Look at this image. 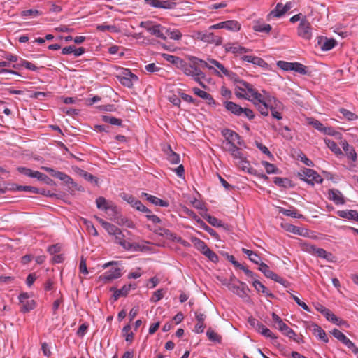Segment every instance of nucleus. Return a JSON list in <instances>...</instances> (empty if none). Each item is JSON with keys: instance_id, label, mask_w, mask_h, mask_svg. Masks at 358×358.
<instances>
[{"instance_id": "1", "label": "nucleus", "mask_w": 358, "mask_h": 358, "mask_svg": "<svg viewBox=\"0 0 358 358\" xmlns=\"http://www.w3.org/2000/svg\"><path fill=\"white\" fill-rule=\"evenodd\" d=\"M125 234L122 230H120L116 235L114 236L115 243L120 245L123 249L127 251H143L145 247L137 243H131L127 238V235L130 232L125 231Z\"/></svg>"}, {"instance_id": "2", "label": "nucleus", "mask_w": 358, "mask_h": 358, "mask_svg": "<svg viewBox=\"0 0 358 358\" xmlns=\"http://www.w3.org/2000/svg\"><path fill=\"white\" fill-rule=\"evenodd\" d=\"M118 262L111 261L103 265V268L112 266L108 271L104 272L99 276V279L104 283H108L113 280L120 278L122 275V268L117 266Z\"/></svg>"}, {"instance_id": "3", "label": "nucleus", "mask_w": 358, "mask_h": 358, "mask_svg": "<svg viewBox=\"0 0 358 358\" xmlns=\"http://www.w3.org/2000/svg\"><path fill=\"white\" fill-rule=\"evenodd\" d=\"M252 85L241 79L235 80V95L237 98L249 99V94L252 92Z\"/></svg>"}, {"instance_id": "4", "label": "nucleus", "mask_w": 358, "mask_h": 358, "mask_svg": "<svg viewBox=\"0 0 358 358\" xmlns=\"http://www.w3.org/2000/svg\"><path fill=\"white\" fill-rule=\"evenodd\" d=\"M139 26L146 29L151 35H153L162 40H166V36L164 33V27L160 24L155 23L152 21H142Z\"/></svg>"}, {"instance_id": "5", "label": "nucleus", "mask_w": 358, "mask_h": 358, "mask_svg": "<svg viewBox=\"0 0 358 358\" xmlns=\"http://www.w3.org/2000/svg\"><path fill=\"white\" fill-rule=\"evenodd\" d=\"M300 179L313 186L322 182V178L313 169L305 168L298 173Z\"/></svg>"}, {"instance_id": "6", "label": "nucleus", "mask_w": 358, "mask_h": 358, "mask_svg": "<svg viewBox=\"0 0 358 358\" xmlns=\"http://www.w3.org/2000/svg\"><path fill=\"white\" fill-rule=\"evenodd\" d=\"M258 270L260 271L267 278H270L285 287L288 286L289 282L270 270L269 266L265 263H261L260 266L258 267Z\"/></svg>"}, {"instance_id": "7", "label": "nucleus", "mask_w": 358, "mask_h": 358, "mask_svg": "<svg viewBox=\"0 0 358 358\" xmlns=\"http://www.w3.org/2000/svg\"><path fill=\"white\" fill-rule=\"evenodd\" d=\"M197 38L208 43L215 44L218 46L222 43V38L215 36L213 33L209 31H199Z\"/></svg>"}, {"instance_id": "8", "label": "nucleus", "mask_w": 358, "mask_h": 358, "mask_svg": "<svg viewBox=\"0 0 358 358\" xmlns=\"http://www.w3.org/2000/svg\"><path fill=\"white\" fill-rule=\"evenodd\" d=\"M311 30L310 24L306 18L301 19L297 29L298 35L306 40H310L312 37Z\"/></svg>"}, {"instance_id": "9", "label": "nucleus", "mask_w": 358, "mask_h": 358, "mask_svg": "<svg viewBox=\"0 0 358 358\" xmlns=\"http://www.w3.org/2000/svg\"><path fill=\"white\" fill-rule=\"evenodd\" d=\"M147 5L151 7L163 9H173L176 6L174 0H145Z\"/></svg>"}, {"instance_id": "10", "label": "nucleus", "mask_w": 358, "mask_h": 358, "mask_svg": "<svg viewBox=\"0 0 358 358\" xmlns=\"http://www.w3.org/2000/svg\"><path fill=\"white\" fill-rule=\"evenodd\" d=\"M120 83L127 87L128 88L132 87L134 83H136L138 80V78L137 76L134 74L130 70L125 69L123 71V75L119 76Z\"/></svg>"}, {"instance_id": "11", "label": "nucleus", "mask_w": 358, "mask_h": 358, "mask_svg": "<svg viewBox=\"0 0 358 358\" xmlns=\"http://www.w3.org/2000/svg\"><path fill=\"white\" fill-rule=\"evenodd\" d=\"M187 213L188 215L191 216L198 224L199 227L207 231L212 237L215 238H218L217 233L208 225H207L203 220H202L200 217H199L196 213L191 210H187Z\"/></svg>"}, {"instance_id": "12", "label": "nucleus", "mask_w": 358, "mask_h": 358, "mask_svg": "<svg viewBox=\"0 0 358 358\" xmlns=\"http://www.w3.org/2000/svg\"><path fill=\"white\" fill-rule=\"evenodd\" d=\"M271 94L266 90H262V93L258 92V91L252 88V92L249 94V101H253L255 104L258 105L263 103H268V98L270 97Z\"/></svg>"}, {"instance_id": "13", "label": "nucleus", "mask_w": 358, "mask_h": 358, "mask_svg": "<svg viewBox=\"0 0 358 358\" xmlns=\"http://www.w3.org/2000/svg\"><path fill=\"white\" fill-rule=\"evenodd\" d=\"M225 141L223 143H229V142H236L237 145L241 146L244 144L243 140L238 134L229 129H224L221 131Z\"/></svg>"}, {"instance_id": "14", "label": "nucleus", "mask_w": 358, "mask_h": 358, "mask_svg": "<svg viewBox=\"0 0 358 358\" xmlns=\"http://www.w3.org/2000/svg\"><path fill=\"white\" fill-rule=\"evenodd\" d=\"M20 303L22 304L21 311L28 313L36 307V302L31 299L27 293H22L19 296Z\"/></svg>"}, {"instance_id": "15", "label": "nucleus", "mask_w": 358, "mask_h": 358, "mask_svg": "<svg viewBox=\"0 0 358 358\" xmlns=\"http://www.w3.org/2000/svg\"><path fill=\"white\" fill-rule=\"evenodd\" d=\"M224 48L226 52H231L236 56L243 55L244 53L251 51L243 46H241L238 43H227L224 45Z\"/></svg>"}, {"instance_id": "16", "label": "nucleus", "mask_w": 358, "mask_h": 358, "mask_svg": "<svg viewBox=\"0 0 358 358\" xmlns=\"http://www.w3.org/2000/svg\"><path fill=\"white\" fill-rule=\"evenodd\" d=\"M237 164L243 171L247 172L250 175L257 176L259 178L265 180L268 178V176H266L264 173L259 174L257 173V171L251 166L250 162L247 160L246 157L244 158L243 160L237 162Z\"/></svg>"}, {"instance_id": "17", "label": "nucleus", "mask_w": 358, "mask_h": 358, "mask_svg": "<svg viewBox=\"0 0 358 358\" xmlns=\"http://www.w3.org/2000/svg\"><path fill=\"white\" fill-rule=\"evenodd\" d=\"M317 41V45L323 51L330 50L337 44V41L335 39L328 38L324 36H318Z\"/></svg>"}, {"instance_id": "18", "label": "nucleus", "mask_w": 358, "mask_h": 358, "mask_svg": "<svg viewBox=\"0 0 358 358\" xmlns=\"http://www.w3.org/2000/svg\"><path fill=\"white\" fill-rule=\"evenodd\" d=\"M241 59L260 67L266 68L268 66V64L263 59L259 57L243 55L241 57Z\"/></svg>"}, {"instance_id": "19", "label": "nucleus", "mask_w": 358, "mask_h": 358, "mask_svg": "<svg viewBox=\"0 0 358 358\" xmlns=\"http://www.w3.org/2000/svg\"><path fill=\"white\" fill-rule=\"evenodd\" d=\"M329 199L336 205H343L345 203V199L342 193L338 189H329L328 192Z\"/></svg>"}, {"instance_id": "20", "label": "nucleus", "mask_w": 358, "mask_h": 358, "mask_svg": "<svg viewBox=\"0 0 358 358\" xmlns=\"http://www.w3.org/2000/svg\"><path fill=\"white\" fill-rule=\"evenodd\" d=\"M252 29L256 32H262L268 34L271 31V26L258 20L253 22Z\"/></svg>"}, {"instance_id": "21", "label": "nucleus", "mask_w": 358, "mask_h": 358, "mask_svg": "<svg viewBox=\"0 0 358 358\" xmlns=\"http://www.w3.org/2000/svg\"><path fill=\"white\" fill-rule=\"evenodd\" d=\"M195 317L197 320V324L194 327V332L196 334H201L203 332L205 329V324L204 321L206 320V315L201 313L195 312Z\"/></svg>"}, {"instance_id": "22", "label": "nucleus", "mask_w": 358, "mask_h": 358, "mask_svg": "<svg viewBox=\"0 0 358 358\" xmlns=\"http://www.w3.org/2000/svg\"><path fill=\"white\" fill-rule=\"evenodd\" d=\"M224 106L228 111L236 116H240L243 114V108L232 101H226L224 102Z\"/></svg>"}, {"instance_id": "23", "label": "nucleus", "mask_w": 358, "mask_h": 358, "mask_svg": "<svg viewBox=\"0 0 358 358\" xmlns=\"http://www.w3.org/2000/svg\"><path fill=\"white\" fill-rule=\"evenodd\" d=\"M142 196L146 199L147 201L157 206L168 207L169 203L166 201L162 200L155 196L150 195L148 193H143Z\"/></svg>"}, {"instance_id": "24", "label": "nucleus", "mask_w": 358, "mask_h": 358, "mask_svg": "<svg viewBox=\"0 0 358 358\" xmlns=\"http://www.w3.org/2000/svg\"><path fill=\"white\" fill-rule=\"evenodd\" d=\"M252 285L257 292L264 294L266 296L270 298H274V294H272L260 281L258 280H254L252 281Z\"/></svg>"}, {"instance_id": "25", "label": "nucleus", "mask_w": 358, "mask_h": 358, "mask_svg": "<svg viewBox=\"0 0 358 358\" xmlns=\"http://www.w3.org/2000/svg\"><path fill=\"white\" fill-rule=\"evenodd\" d=\"M168 161L172 164H178L180 161V155L173 152L170 145L164 150Z\"/></svg>"}, {"instance_id": "26", "label": "nucleus", "mask_w": 358, "mask_h": 358, "mask_svg": "<svg viewBox=\"0 0 358 358\" xmlns=\"http://www.w3.org/2000/svg\"><path fill=\"white\" fill-rule=\"evenodd\" d=\"M342 148L348 157L353 162H355L357 159V153L353 147L349 145L348 143L344 140L342 141Z\"/></svg>"}, {"instance_id": "27", "label": "nucleus", "mask_w": 358, "mask_h": 358, "mask_svg": "<svg viewBox=\"0 0 358 358\" xmlns=\"http://www.w3.org/2000/svg\"><path fill=\"white\" fill-rule=\"evenodd\" d=\"M312 331H313V333L319 339L324 341V343L329 342V338H328L325 331L318 324H312Z\"/></svg>"}, {"instance_id": "28", "label": "nucleus", "mask_w": 358, "mask_h": 358, "mask_svg": "<svg viewBox=\"0 0 358 358\" xmlns=\"http://www.w3.org/2000/svg\"><path fill=\"white\" fill-rule=\"evenodd\" d=\"M132 285L131 284L124 285L120 289H115V288H112L111 290H114L113 298L114 300H117L121 296H126L129 292L131 290Z\"/></svg>"}, {"instance_id": "29", "label": "nucleus", "mask_w": 358, "mask_h": 358, "mask_svg": "<svg viewBox=\"0 0 358 358\" xmlns=\"http://www.w3.org/2000/svg\"><path fill=\"white\" fill-rule=\"evenodd\" d=\"M164 33L166 36H169L171 39L178 41L182 38V33L176 29L166 28L164 27Z\"/></svg>"}, {"instance_id": "30", "label": "nucleus", "mask_w": 358, "mask_h": 358, "mask_svg": "<svg viewBox=\"0 0 358 358\" xmlns=\"http://www.w3.org/2000/svg\"><path fill=\"white\" fill-rule=\"evenodd\" d=\"M337 215L342 218H345L348 220L356 221V216L357 215V211L355 210H338L337 212Z\"/></svg>"}, {"instance_id": "31", "label": "nucleus", "mask_w": 358, "mask_h": 358, "mask_svg": "<svg viewBox=\"0 0 358 358\" xmlns=\"http://www.w3.org/2000/svg\"><path fill=\"white\" fill-rule=\"evenodd\" d=\"M314 252L320 257L324 259L327 261L331 262V259L333 255L331 252L326 251L323 248H315V246H311Z\"/></svg>"}, {"instance_id": "32", "label": "nucleus", "mask_w": 358, "mask_h": 358, "mask_svg": "<svg viewBox=\"0 0 358 358\" xmlns=\"http://www.w3.org/2000/svg\"><path fill=\"white\" fill-rule=\"evenodd\" d=\"M279 212L284 215L289 216L294 218H302L303 217V215L299 213L297 210L294 208L291 207L289 209H285L283 208H280Z\"/></svg>"}, {"instance_id": "33", "label": "nucleus", "mask_w": 358, "mask_h": 358, "mask_svg": "<svg viewBox=\"0 0 358 358\" xmlns=\"http://www.w3.org/2000/svg\"><path fill=\"white\" fill-rule=\"evenodd\" d=\"M224 29L231 31H238L241 29V24L234 20L224 21Z\"/></svg>"}, {"instance_id": "34", "label": "nucleus", "mask_w": 358, "mask_h": 358, "mask_svg": "<svg viewBox=\"0 0 358 358\" xmlns=\"http://www.w3.org/2000/svg\"><path fill=\"white\" fill-rule=\"evenodd\" d=\"M278 328L286 336L289 338L295 339L294 337L296 336V333L285 323H282L279 327H278Z\"/></svg>"}, {"instance_id": "35", "label": "nucleus", "mask_w": 358, "mask_h": 358, "mask_svg": "<svg viewBox=\"0 0 358 358\" xmlns=\"http://www.w3.org/2000/svg\"><path fill=\"white\" fill-rule=\"evenodd\" d=\"M163 58L167 62H171V64L176 65L178 68L182 65L183 59L181 58L169 54H163Z\"/></svg>"}, {"instance_id": "36", "label": "nucleus", "mask_w": 358, "mask_h": 358, "mask_svg": "<svg viewBox=\"0 0 358 358\" xmlns=\"http://www.w3.org/2000/svg\"><path fill=\"white\" fill-rule=\"evenodd\" d=\"M96 206L99 209L108 212L110 209L113 210V208L108 206L107 200L103 197L99 196L96 200Z\"/></svg>"}, {"instance_id": "37", "label": "nucleus", "mask_w": 358, "mask_h": 358, "mask_svg": "<svg viewBox=\"0 0 358 358\" xmlns=\"http://www.w3.org/2000/svg\"><path fill=\"white\" fill-rule=\"evenodd\" d=\"M206 336L210 341L217 343H220L222 341V337L216 332H215L211 328H209L207 330Z\"/></svg>"}, {"instance_id": "38", "label": "nucleus", "mask_w": 358, "mask_h": 358, "mask_svg": "<svg viewBox=\"0 0 358 358\" xmlns=\"http://www.w3.org/2000/svg\"><path fill=\"white\" fill-rule=\"evenodd\" d=\"M203 217L207 220V222L213 227H220L222 226V221L218 220L214 216H211L208 214L202 215Z\"/></svg>"}, {"instance_id": "39", "label": "nucleus", "mask_w": 358, "mask_h": 358, "mask_svg": "<svg viewBox=\"0 0 358 358\" xmlns=\"http://www.w3.org/2000/svg\"><path fill=\"white\" fill-rule=\"evenodd\" d=\"M324 143L335 154H341V150L339 147L337 145L336 143L333 140L325 138Z\"/></svg>"}, {"instance_id": "40", "label": "nucleus", "mask_w": 358, "mask_h": 358, "mask_svg": "<svg viewBox=\"0 0 358 358\" xmlns=\"http://www.w3.org/2000/svg\"><path fill=\"white\" fill-rule=\"evenodd\" d=\"M240 288H239V293H238V296L242 298V299H244L245 297H248V292L250 291L249 287H248V285L239 280V282H238Z\"/></svg>"}, {"instance_id": "41", "label": "nucleus", "mask_w": 358, "mask_h": 358, "mask_svg": "<svg viewBox=\"0 0 358 358\" xmlns=\"http://www.w3.org/2000/svg\"><path fill=\"white\" fill-rule=\"evenodd\" d=\"M240 288H239V293H238V296L242 298V299H244L245 297H248V292L250 291L249 287H248V285L239 280V282H238Z\"/></svg>"}, {"instance_id": "42", "label": "nucleus", "mask_w": 358, "mask_h": 358, "mask_svg": "<svg viewBox=\"0 0 358 358\" xmlns=\"http://www.w3.org/2000/svg\"><path fill=\"white\" fill-rule=\"evenodd\" d=\"M287 230L289 232H292L294 234H297L300 236H306L307 234V230L304 229H301L299 227L289 224L287 229Z\"/></svg>"}, {"instance_id": "43", "label": "nucleus", "mask_w": 358, "mask_h": 358, "mask_svg": "<svg viewBox=\"0 0 358 358\" xmlns=\"http://www.w3.org/2000/svg\"><path fill=\"white\" fill-rule=\"evenodd\" d=\"M192 242L201 253H203L208 248L204 241L198 238H193L192 239Z\"/></svg>"}, {"instance_id": "44", "label": "nucleus", "mask_w": 358, "mask_h": 358, "mask_svg": "<svg viewBox=\"0 0 358 358\" xmlns=\"http://www.w3.org/2000/svg\"><path fill=\"white\" fill-rule=\"evenodd\" d=\"M262 164L264 166L266 172L268 174L279 173V169L273 164L269 163L266 161H262Z\"/></svg>"}, {"instance_id": "45", "label": "nucleus", "mask_w": 358, "mask_h": 358, "mask_svg": "<svg viewBox=\"0 0 358 358\" xmlns=\"http://www.w3.org/2000/svg\"><path fill=\"white\" fill-rule=\"evenodd\" d=\"M102 120L104 122L109 123L112 125L120 126L122 124V120L119 118H116L115 117H112L110 115H103L102 117Z\"/></svg>"}, {"instance_id": "46", "label": "nucleus", "mask_w": 358, "mask_h": 358, "mask_svg": "<svg viewBox=\"0 0 358 358\" xmlns=\"http://www.w3.org/2000/svg\"><path fill=\"white\" fill-rule=\"evenodd\" d=\"M155 233L162 236L166 237L169 240H174L176 238V235L169 229L159 228L158 230L155 231Z\"/></svg>"}, {"instance_id": "47", "label": "nucleus", "mask_w": 358, "mask_h": 358, "mask_svg": "<svg viewBox=\"0 0 358 358\" xmlns=\"http://www.w3.org/2000/svg\"><path fill=\"white\" fill-rule=\"evenodd\" d=\"M16 191L30 192L34 194H44V192H42L40 189H38L32 186H16Z\"/></svg>"}, {"instance_id": "48", "label": "nucleus", "mask_w": 358, "mask_h": 358, "mask_svg": "<svg viewBox=\"0 0 358 358\" xmlns=\"http://www.w3.org/2000/svg\"><path fill=\"white\" fill-rule=\"evenodd\" d=\"M258 332L266 338H270L271 339L277 338L274 334L264 324H262L259 329L258 330Z\"/></svg>"}, {"instance_id": "49", "label": "nucleus", "mask_w": 358, "mask_h": 358, "mask_svg": "<svg viewBox=\"0 0 358 358\" xmlns=\"http://www.w3.org/2000/svg\"><path fill=\"white\" fill-rule=\"evenodd\" d=\"M339 112L348 120L351 121V120H357L358 118V116L355 113H354L345 108H340Z\"/></svg>"}, {"instance_id": "50", "label": "nucleus", "mask_w": 358, "mask_h": 358, "mask_svg": "<svg viewBox=\"0 0 358 358\" xmlns=\"http://www.w3.org/2000/svg\"><path fill=\"white\" fill-rule=\"evenodd\" d=\"M17 170L18 171L19 173H20L24 176H27L28 177H30V178H35L36 173L38 171H33L31 169L26 168L24 166H19V167H17Z\"/></svg>"}, {"instance_id": "51", "label": "nucleus", "mask_w": 358, "mask_h": 358, "mask_svg": "<svg viewBox=\"0 0 358 358\" xmlns=\"http://www.w3.org/2000/svg\"><path fill=\"white\" fill-rule=\"evenodd\" d=\"M347 348L350 349L355 354L358 353V348L346 336L341 341Z\"/></svg>"}, {"instance_id": "52", "label": "nucleus", "mask_w": 358, "mask_h": 358, "mask_svg": "<svg viewBox=\"0 0 358 358\" xmlns=\"http://www.w3.org/2000/svg\"><path fill=\"white\" fill-rule=\"evenodd\" d=\"M347 348L350 349L355 354L358 353V348L346 336L341 341Z\"/></svg>"}, {"instance_id": "53", "label": "nucleus", "mask_w": 358, "mask_h": 358, "mask_svg": "<svg viewBox=\"0 0 358 358\" xmlns=\"http://www.w3.org/2000/svg\"><path fill=\"white\" fill-rule=\"evenodd\" d=\"M273 182L282 187H287L290 185V180L286 178L275 177L273 178Z\"/></svg>"}, {"instance_id": "54", "label": "nucleus", "mask_w": 358, "mask_h": 358, "mask_svg": "<svg viewBox=\"0 0 358 358\" xmlns=\"http://www.w3.org/2000/svg\"><path fill=\"white\" fill-rule=\"evenodd\" d=\"M193 67V64H189L183 60L182 65L180 66L178 68L181 69L185 75L192 76L194 73Z\"/></svg>"}, {"instance_id": "55", "label": "nucleus", "mask_w": 358, "mask_h": 358, "mask_svg": "<svg viewBox=\"0 0 358 358\" xmlns=\"http://www.w3.org/2000/svg\"><path fill=\"white\" fill-rule=\"evenodd\" d=\"M190 60L194 66L201 65L202 67H206L208 69H213V67L208 64V62L203 59H199L195 57H192Z\"/></svg>"}, {"instance_id": "56", "label": "nucleus", "mask_w": 358, "mask_h": 358, "mask_svg": "<svg viewBox=\"0 0 358 358\" xmlns=\"http://www.w3.org/2000/svg\"><path fill=\"white\" fill-rule=\"evenodd\" d=\"M34 178H37L38 180L43 181L45 184L49 185H52L55 183L54 181L50 178L39 171H37L36 177Z\"/></svg>"}, {"instance_id": "57", "label": "nucleus", "mask_w": 358, "mask_h": 358, "mask_svg": "<svg viewBox=\"0 0 358 358\" xmlns=\"http://www.w3.org/2000/svg\"><path fill=\"white\" fill-rule=\"evenodd\" d=\"M282 4L278 3L275 8L271 10L267 16L268 20H270L272 17H280L282 15H278L279 13L282 12Z\"/></svg>"}, {"instance_id": "58", "label": "nucleus", "mask_w": 358, "mask_h": 358, "mask_svg": "<svg viewBox=\"0 0 358 358\" xmlns=\"http://www.w3.org/2000/svg\"><path fill=\"white\" fill-rule=\"evenodd\" d=\"M292 71L299 73L301 75H306L308 73L307 67L299 62H294Z\"/></svg>"}, {"instance_id": "59", "label": "nucleus", "mask_w": 358, "mask_h": 358, "mask_svg": "<svg viewBox=\"0 0 358 358\" xmlns=\"http://www.w3.org/2000/svg\"><path fill=\"white\" fill-rule=\"evenodd\" d=\"M202 254L204 255L206 257H208L209 260L214 263L217 262L219 260L218 256L209 248H208L207 250H206Z\"/></svg>"}, {"instance_id": "60", "label": "nucleus", "mask_w": 358, "mask_h": 358, "mask_svg": "<svg viewBox=\"0 0 358 358\" xmlns=\"http://www.w3.org/2000/svg\"><path fill=\"white\" fill-rule=\"evenodd\" d=\"M104 229L108 233L109 235L115 236L117 234V233L121 230L120 228H118L117 226H115L113 224L108 222L107 224L105 226Z\"/></svg>"}, {"instance_id": "61", "label": "nucleus", "mask_w": 358, "mask_h": 358, "mask_svg": "<svg viewBox=\"0 0 358 358\" xmlns=\"http://www.w3.org/2000/svg\"><path fill=\"white\" fill-rule=\"evenodd\" d=\"M120 196L124 201L129 203L133 208H134V203L138 201V200L136 199L134 196L127 193H122Z\"/></svg>"}, {"instance_id": "62", "label": "nucleus", "mask_w": 358, "mask_h": 358, "mask_svg": "<svg viewBox=\"0 0 358 358\" xmlns=\"http://www.w3.org/2000/svg\"><path fill=\"white\" fill-rule=\"evenodd\" d=\"M80 175L88 182H90L92 183H94L96 185L98 184V178L95 176H94L92 174H91L89 172H87L85 171H81Z\"/></svg>"}, {"instance_id": "63", "label": "nucleus", "mask_w": 358, "mask_h": 358, "mask_svg": "<svg viewBox=\"0 0 358 358\" xmlns=\"http://www.w3.org/2000/svg\"><path fill=\"white\" fill-rule=\"evenodd\" d=\"M268 103H270L269 107L271 108V106H274V110H280L282 107V103L278 100L275 97L273 96H270V97L268 98Z\"/></svg>"}, {"instance_id": "64", "label": "nucleus", "mask_w": 358, "mask_h": 358, "mask_svg": "<svg viewBox=\"0 0 358 358\" xmlns=\"http://www.w3.org/2000/svg\"><path fill=\"white\" fill-rule=\"evenodd\" d=\"M41 14V12H40L38 10L29 9V10L22 11L20 15L23 17H27L29 16L36 17V16L40 15Z\"/></svg>"}]
</instances>
